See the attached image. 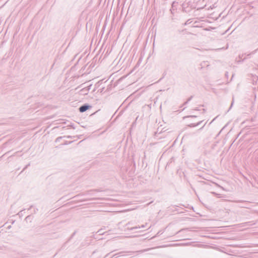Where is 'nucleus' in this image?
Wrapping results in <instances>:
<instances>
[{
  "label": "nucleus",
  "mask_w": 258,
  "mask_h": 258,
  "mask_svg": "<svg viewBox=\"0 0 258 258\" xmlns=\"http://www.w3.org/2000/svg\"><path fill=\"white\" fill-rule=\"evenodd\" d=\"M205 124H206V123L204 124V125L203 126H202V127L200 129L203 128L204 127V126L205 125Z\"/></svg>",
  "instance_id": "nucleus-19"
},
{
  "label": "nucleus",
  "mask_w": 258,
  "mask_h": 258,
  "mask_svg": "<svg viewBox=\"0 0 258 258\" xmlns=\"http://www.w3.org/2000/svg\"><path fill=\"white\" fill-rule=\"evenodd\" d=\"M242 201H237V203H239V202H242Z\"/></svg>",
  "instance_id": "nucleus-24"
},
{
  "label": "nucleus",
  "mask_w": 258,
  "mask_h": 258,
  "mask_svg": "<svg viewBox=\"0 0 258 258\" xmlns=\"http://www.w3.org/2000/svg\"><path fill=\"white\" fill-rule=\"evenodd\" d=\"M62 138V137H57L55 140V142H59L60 140Z\"/></svg>",
  "instance_id": "nucleus-9"
},
{
  "label": "nucleus",
  "mask_w": 258,
  "mask_h": 258,
  "mask_svg": "<svg viewBox=\"0 0 258 258\" xmlns=\"http://www.w3.org/2000/svg\"><path fill=\"white\" fill-rule=\"evenodd\" d=\"M73 141H65L64 143L63 144V145H68V144H71L72 143H73Z\"/></svg>",
  "instance_id": "nucleus-6"
},
{
  "label": "nucleus",
  "mask_w": 258,
  "mask_h": 258,
  "mask_svg": "<svg viewBox=\"0 0 258 258\" xmlns=\"http://www.w3.org/2000/svg\"><path fill=\"white\" fill-rule=\"evenodd\" d=\"M147 224H146L145 225H142L141 226H139V227H137V226H136V227H134L133 228H131V230H135V229H137L138 228H145L146 227Z\"/></svg>",
  "instance_id": "nucleus-4"
},
{
  "label": "nucleus",
  "mask_w": 258,
  "mask_h": 258,
  "mask_svg": "<svg viewBox=\"0 0 258 258\" xmlns=\"http://www.w3.org/2000/svg\"><path fill=\"white\" fill-rule=\"evenodd\" d=\"M243 55H244V54H243L241 55H239V58H242V57L243 56Z\"/></svg>",
  "instance_id": "nucleus-14"
},
{
  "label": "nucleus",
  "mask_w": 258,
  "mask_h": 258,
  "mask_svg": "<svg viewBox=\"0 0 258 258\" xmlns=\"http://www.w3.org/2000/svg\"><path fill=\"white\" fill-rule=\"evenodd\" d=\"M102 230H103V229H101L99 230L98 231L97 233H98L99 235L103 234L104 232H102Z\"/></svg>",
  "instance_id": "nucleus-7"
},
{
  "label": "nucleus",
  "mask_w": 258,
  "mask_h": 258,
  "mask_svg": "<svg viewBox=\"0 0 258 258\" xmlns=\"http://www.w3.org/2000/svg\"><path fill=\"white\" fill-rule=\"evenodd\" d=\"M32 206H31L30 207V208L28 209V210H30L31 208H32Z\"/></svg>",
  "instance_id": "nucleus-20"
},
{
  "label": "nucleus",
  "mask_w": 258,
  "mask_h": 258,
  "mask_svg": "<svg viewBox=\"0 0 258 258\" xmlns=\"http://www.w3.org/2000/svg\"><path fill=\"white\" fill-rule=\"evenodd\" d=\"M67 138H72V136H67L66 137Z\"/></svg>",
  "instance_id": "nucleus-16"
},
{
  "label": "nucleus",
  "mask_w": 258,
  "mask_h": 258,
  "mask_svg": "<svg viewBox=\"0 0 258 258\" xmlns=\"http://www.w3.org/2000/svg\"><path fill=\"white\" fill-rule=\"evenodd\" d=\"M91 108H92L91 105H90L87 103H86V104H84L82 105V106H81L79 108V110L80 112L83 113V112H85L87 110L91 109Z\"/></svg>",
  "instance_id": "nucleus-1"
},
{
  "label": "nucleus",
  "mask_w": 258,
  "mask_h": 258,
  "mask_svg": "<svg viewBox=\"0 0 258 258\" xmlns=\"http://www.w3.org/2000/svg\"><path fill=\"white\" fill-rule=\"evenodd\" d=\"M203 121V120H201L196 123H190L189 124H188L187 126L189 127H196V126L200 125Z\"/></svg>",
  "instance_id": "nucleus-2"
},
{
  "label": "nucleus",
  "mask_w": 258,
  "mask_h": 258,
  "mask_svg": "<svg viewBox=\"0 0 258 258\" xmlns=\"http://www.w3.org/2000/svg\"><path fill=\"white\" fill-rule=\"evenodd\" d=\"M91 87V85H90V86L89 87L88 90H89L90 89V87Z\"/></svg>",
  "instance_id": "nucleus-23"
},
{
  "label": "nucleus",
  "mask_w": 258,
  "mask_h": 258,
  "mask_svg": "<svg viewBox=\"0 0 258 258\" xmlns=\"http://www.w3.org/2000/svg\"><path fill=\"white\" fill-rule=\"evenodd\" d=\"M30 218H31V216L29 215L26 217L25 220L27 221L28 220H30Z\"/></svg>",
  "instance_id": "nucleus-13"
},
{
  "label": "nucleus",
  "mask_w": 258,
  "mask_h": 258,
  "mask_svg": "<svg viewBox=\"0 0 258 258\" xmlns=\"http://www.w3.org/2000/svg\"><path fill=\"white\" fill-rule=\"evenodd\" d=\"M175 4H177V3H176L175 2H173L172 4V8H173L174 7H175Z\"/></svg>",
  "instance_id": "nucleus-11"
},
{
  "label": "nucleus",
  "mask_w": 258,
  "mask_h": 258,
  "mask_svg": "<svg viewBox=\"0 0 258 258\" xmlns=\"http://www.w3.org/2000/svg\"><path fill=\"white\" fill-rule=\"evenodd\" d=\"M191 23V21H190V19H188L185 22V23L184 24V25H186L187 24H189V23Z\"/></svg>",
  "instance_id": "nucleus-8"
},
{
  "label": "nucleus",
  "mask_w": 258,
  "mask_h": 258,
  "mask_svg": "<svg viewBox=\"0 0 258 258\" xmlns=\"http://www.w3.org/2000/svg\"><path fill=\"white\" fill-rule=\"evenodd\" d=\"M197 116L196 115H188L186 116H184L183 118H194V117H197Z\"/></svg>",
  "instance_id": "nucleus-5"
},
{
  "label": "nucleus",
  "mask_w": 258,
  "mask_h": 258,
  "mask_svg": "<svg viewBox=\"0 0 258 258\" xmlns=\"http://www.w3.org/2000/svg\"><path fill=\"white\" fill-rule=\"evenodd\" d=\"M195 110H199V108L198 107H196L194 109Z\"/></svg>",
  "instance_id": "nucleus-17"
},
{
  "label": "nucleus",
  "mask_w": 258,
  "mask_h": 258,
  "mask_svg": "<svg viewBox=\"0 0 258 258\" xmlns=\"http://www.w3.org/2000/svg\"><path fill=\"white\" fill-rule=\"evenodd\" d=\"M257 50H258V48L257 49H255V50H253L251 52L246 54V56L242 59L241 61H243L245 59H246L247 58H250V56H251V55L253 54H254Z\"/></svg>",
  "instance_id": "nucleus-3"
},
{
  "label": "nucleus",
  "mask_w": 258,
  "mask_h": 258,
  "mask_svg": "<svg viewBox=\"0 0 258 258\" xmlns=\"http://www.w3.org/2000/svg\"><path fill=\"white\" fill-rule=\"evenodd\" d=\"M188 102H187V101L186 102H185L183 104V105H185L187 103H188Z\"/></svg>",
  "instance_id": "nucleus-18"
},
{
  "label": "nucleus",
  "mask_w": 258,
  "mask_h": 258,
  "mask_svg": "<svg viewBox=\"0 0 258 258\" xmlns=\"http://www.w3.org/2000/svg\"><path fill=\"white\" fill-rule=\"evenodd\" d=\"M192 98H193V96H191L190 97H189V98L187 99V102L190 101L192 99Z\"/></svg>",
  "instance_id": "nucleus-12"
},
{
  "label": "nucleus",
  "mask_w": 258,
  "mask_h": 258,
  "mask_svg": "<svg viewBox=\"0 0 258 258\" xmlns=\"http://www.w3.org/2000/svg\"><path fill=\"white\" fill-rule=\"evenodd\" d=\"M30 165V163H29L28 164H27V165H26V166L24 168V169H23V170L21 171L23 172L24 170H25L26 169H27L29 166Z\"/></svg>",
  "instance_id": "nucleus-10"
},
{
  "label": "nucleus",
  "mask_w": 258,
  "mask_h": 258,
  "mask_svg": "<svg viewBox=\"0 0 258 258\" xmlns=\"http://www.w3.org/2000/svg\"><path fill=\"white\" fill-rule=\"evenodd\" d=\"M232 105H233V102L231 103V106H230V108H231V107H232Z\"/></svg>",
  "instance_id": "nucleus-21"
},
{
  "label": "nucleus",
  "mask_w": 258,
  "mask_h": 258,
  "mask_svg": "<svg viewBox=\"0 0 258 258\" xmlns=\"http://www.w3.org/2000/svg\"><path fill=\"white\" fill-rule=\"evenodd\" d=\"M206 112V109H203V113H205Z\"/></svg>",
  "instance_id": "nucleus-15"
},
{
  "label": "nucleus",
  "mask_w": 258,
  "mask_h": 258,
  "mask_svg": "<svg viewBox=\"0 0 258 258\" xmlns=\"http://www.w3.org/2000/svg\"><path fill=\"white\" fill-rule=\"evenodd\" d=\"M212 193L213 194H214V195H216V194L215 192H212Z\"/></svg>",
  "instance_id": "nucleus-22"
}]
</instances>
